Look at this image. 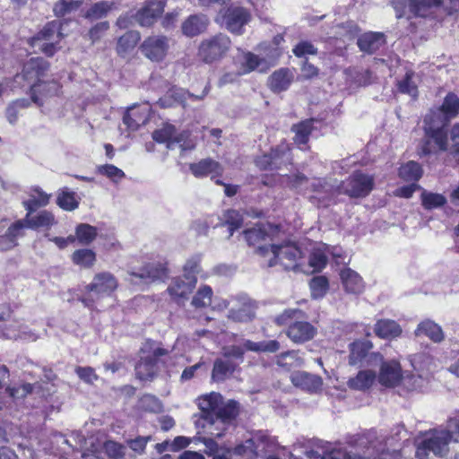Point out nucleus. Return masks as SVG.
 Masks as SVG:
<instances>
[{
	"label": "nucleus",
	"mask_w": 459,
	"mask_h": 459,
	"mask_svg": "<svg viewBox=\"0 0 459 459\" xmlns=\"http://www.w3.org/2000/svg\"><path fill=\"white\" fill-rule=\"evenodd\" d=\"M48 70V64L43 58H31L23 67V78L33 83L30 87L31 100L38 106H42L45 100L60 92L61 86L55 81H44L43 78Z\"/></svg>",
	"instance_id": "obj_3"
},
{
	"label": "nucleus",
	"mask_w": 459,
	"mask_h": 459,
	"mask_svg": "<svg viewBox=\"0 0 459 459\" xmlns=\"http://www.w3.org/2000/svg\"><path fill=\"white\" fill-rule=\"evenodd\" d=\"M112 6L113 3H108L107 1L96 3L90 10L87 11L85 16L91 19H100L105 16L108 11L111 10Z\"/></svg>",
	"instance_id": "obj_59"
},
{
	"label": "nucleus",
	"mask_w": 459,
	"mask_h": 459,
	"mask_svg": "<svg viewBox=\"0 0 459 459\" xmlns=\"http://www.w3.org/2000/svg\"><path fill=\"white\" fill-rule=\"evenodd\" d=\"M293 80V74L288 68L274 71L268 78V86L273 92L286 91Z\"/></svg>",
	"instance_id": "obj_31"
},
{
	"label": "nucleus",
	"mask_w": 459,
	"mask_h": 459,
	"mask_svg": "<svg viewBox=\"0 0 459 459\" xmlns=\"http://www.w3.org/2000/svg\"><path fill=\"white\" fill-rule=\"evenodd\" d=\"M225 221L229 225L230 236H232L233 231L240 228L242 216L236 210H229L225 213Z\"/></svg>",
	"instance_id": "obj_64"
},
{
	"label": "nucleus",
	"mask_w": 459,
	"mask_h": 459,
	"mask_svg": "<svg viewBox=\"0 0 459 459\" xmlns=\"http://www.w3.org/2000/svg\"><path fill=\"white\" fill-rule=\"evenodd\" d=\"M189 169L195 178L211 176L212 178L221 176L223 172L222 166L212 159H204L196 163H192Z\"/></svg>",
	"instance_id": "obj_25"
},
{
	"label": "nucleus",
	"mask_w": 459,
	"mask_h": 459,
	"mask_svg": "<svg viewBox=\"0 0 459 459\" xmlns=\"http://www.w3.org/2000/svg\"><path fill=\"white\" fill-rule=\"evenodd\" d=\"M288 146L285 144L279 145L273 149L270 154H264L256 159V165L261 169H278L285 160H288Z\"/></svg>",
	"instance_id": "obj_23"
},
{
	"label": "nucleus",
	"mask_w": 459,
	"mask_h": 459,
	"mask_svg": "<svg viewBox=\"0 0 459 459\" xmlns=\"http://www.w3.org/2000/svg\"><path fill=\"white\" fill-rule=\"evenodd\" d=\"M235 367L230 361L216 359L213 364L212 379L215 382H221L227 379L234 371Z\"/></svg>",
	"instance_id": "obj_47"
},
{
	"label": "nucleus",
	"mask_w": 459,
	"mask_h": 459,
	"mask_svg": "<svg viewBox=\"0 0 459 459\" xmlns=\"http://www.w3.org/2000/svg\"><path fill=\"white\" fill-rule=\"evenodd\" d=\"M141 37L138 31L130 30L125 35L121 36L117 41V50L118 54L123 55L129 50L134 48L139 42Z\"/></svg>",
	"instance_id": "obj_50"
},
{
	"label": "nucleus",
	"mask_w": 459,
	"mask_h": 459,
	"mask_svg": "<svg viewBox=\"0 0 459 459\" xmlns=\"http://www.w3.org/2000/svg\"><path fill=\"white\" fill-rule=\"evenodd\" d=\"M329 253V247L325 244H318L312 250L309 257L308 266L311 268V273L319 272L327 264V254Z\"/></svg>",
	"instance_id": "obj_40"
},
{
	"label": "nucleus",
	"mask_w": 459,
	"mask_h": 459,
	"mask_svg": "<svg viewBox=\"0 0 459 459\" xmlns=\"http://www.w3.org/2000/svg\"><path fill=\"white\" fill-rule=\"evenodd\" d=\"M22 327V323L19 321H13L5 324L1 328V336L5 339L18 340Z\"/></svg>",
	"instance_id": "obj_60"
},
{
	"label": "nucleus",
	"mask_w": 459,
	"mask_h": 459,
	"mask_svg": "<svg viewBox=\"0 0 459 459\" xmlns=\"http://www.w3.org/2000/svg\"><path fill=\"white\" fill-rule=\"evenodd\" d=\"M50 195L43 192L39 188H34L31 190L30 197L28 201H25L24 206L29 213H31L38 207L45 206L49 202Z\"/></svg>",
	"instance_id": "obj_48"
},
{
	"label": "nucleus",
	"mask_w": 459,
	"mask_h": 459,
	"mask_svg": "<svg viewBox=\"0 0 459 459\" xmlns=\"http://www.w3.org/2000/svg\"><path fill=\"white\" fill-rule=\"evenodd\" d=\"M164 11L162 1L150 0L134 15L136 22L143 27H149Z\"/></svg>",
	"instance_id": "obj_22"
},
{
	"label": "nucleus",
	"mask_w": 459,
	"mask_h": 459,
	"mask_svg": "<svg viewBox=\"0 0 459 459\" xmlns=\"http://www.w3.org/2000/svg\"><path fill=\"white\" fill-rule=\"evenodd\" d=\"M275 363L285 371H290L293 368H299L303 360L299 357L295 351L282 352L275 357Z\"/></svg>",
	"instance_id": "obj_42"
},
{
	"label": "nucleus",
	"mask_w": 459,
	"mask_h": 459,
	"mask_svg": "<svg viewBox=\"0 0 459 459\" xmlns=\"http://www.w3.org/2000/svg\"><path fill=\"white\" fill-rule=\"evenodd\" d=\"M129 275L132 277L130 280L134 282H136L134 278L150 281L160 280L167 276V267L161 263L149 264L139 272H129Z\"/></svg>",
	"instance_id": "obj_30"
},
{
	"label": "nucleus",
	"mask_w": 459,
	"mask_h": 459,
	"mask_svg": "<svg viewBox=\"0 0 459 459\" xmlns=\"http://www.w3.org/2000/svg\"><path fill=\"white\" fill-rule=\"evenodd\" d=\"M303 316H304L303 312L299 309L288 308V309H285L281 315H279L275 318V322L279 325H288V324L290 325L291 319H294V318L299 319V318L303 317Z\"/></svg>",
	"instance_id": "obj_62"
},
{
	"label": "nucleus",
	"mask_w": 459,
	"mask_h": 459,
	"mask_svg": "<svg viewBox=\"0 0 459 459\" xmlns=\"http://www.w3.org/2000/svg\"><path fill=\"white\" fill-rule=\"evenodd\" d=\"M280 349V343L275 341L252 342L245 340L243 345H230L222 348V355L227 358L242 359L246 351L255 352H275Z\"/></svg>",
	"instance_id": "obj_13"
},
{
	"label": "nucleus",
	"mask_w": 459,
	"mask_h": 459,
	"mask_svg": "<svg viewBox=\"0 0 459 459\" xmlns=\"http://www.w3.org/2000/svg\"><path fill=\"white\" fill-rule=\"evenodd\" d=\"M303 316H304L303 312L299 309L288 308V309H285L281 315H279L275 318V322L279 325H288V324L290 325L291 319H294V318L299 319V318L303 317Z\"/></svg>",
	"instance_id": "obj_63"
},
{
	"label": "nucleus",
	"mask_w": 459,
	"mask_h": 459,
	"mask_svg": "<svg viewBox=\"0 0 459 459\" xmlns=\"http://www.w3.org/2000/svg\"><path fill=\"white\" fill-rule=\"evenodd\" d=\"M222 400L221 394L212 392L199 396L197 398V405L203 411L204 416L208 414H216L220 406L222 405Z\"/></svg>",
	"instance_id": "obj_37"
},
{
	"label": "nucleus",
	"mask_w": 459,
	"mask_h": 459,
	"mask_svg": "<svg viewBox=\"0 0 459 459\" xmlns=\"http://www.w3.org/2000/svg\"><path fill=\"white\" fill-rule=\"evenodd\" d=\"M233 65L238 69V74L245 75L255 70L264 73L269 69L271 64L265 58H262L252 52L238 50L233 59Z\"/></svg>",
	"instance_id": "obj_18"
},
{
	"label": "nucleus",
	"mask_w": 459,
	"mask_h": 459,
	"mask_svg": "<svg viewBox=\"0 0 459 459\" xmlns=\"http://www.w3.org/2000/svg\"><path fill=\"white\" fill-rule=\"evenodd\" d=\"M459 114V98L448 93L442 105L431 109L424 118L423 129L426 136L432 139L440 151L447 150V134L445 130L447 123Z\"/></svg>",
	"instance_id": "obj_1"
},
{
	"label": "nucleus",
	"mask_w": 459,
	"mask_h": 459,
	"mask_svg": "<svg viewBox=\"0 0 459 459\" xmlns=\"http://www.w3.org/2000/svg\"><path fill=\"white\" fill-rule=\"evenodd\" d=\"M72 439L75 442L76 449H81L88 454H92V451L97 448V455L100 456L101 450H104L108 457L111 459L122 458L126 454V447L115 441H106L102 446L96 445L93 437L86 439L80 432L74 431L71 435Z\"/></svg>",
	"instance_id": "obj_11"
},
{
	"label": "nucleus",
	"mask_w": 459,
	"mask_h": 459,
	"mask_svg": "<svg viewBox=\"0 0 459 459\" xmlns=\"http://www.w3.org/2000/svg\"><path fill=\"white\" fill-rule=\"evenodd\" d=\"M408 7L414 15L425 17L434 9H441V0H410Z\"/></svg>",
	"instance_id": "obj_41"
},
{
	"label": "nucleus",
	"mask_w": 459,
	"mask_h": 459,
	"mask_svg": "<svg viewBox=\"0 0 459 459\" xmlns=\"http://www.w3.org/2000/svg\"><path fill=\"white\" fill-rule=\"evenodd\" d=\"M97 172L100 175L107 177L114 183H118L126 177V174L122 169L112 164L98 166Z\"/></svg>",
	"instance_id": "obj_55"
},
{
	"label": "nucleus",
	"mask_w": 459,
	"mask_h": 459,
	"mask_svg": "<svg viewBox=\"0 0 459 459\" xmlns=\"http://www.w3.org/2000/svg\"><path fill=\"white\" fill-rule=\"evenodd\" d=\"M342 286L346 292L359 294L364 290V281L358 273L351 268H345L340 273Z\"/></svg>",
	"instance_id": "obj_33"
},
{
	"label": "nucleus",
	"mask_w": 459,
	"mask_h": 459,
	"mask_svg": "<svg viewBox=\"0 0 459 459\" xmlns=\"http://www.w3.org/2000/svg\"><path fill=\"white\" fill-rule=\"evenodd\" d=\"M414 334L417 337L426 336L433 342L439 343L444 341L445 333L442 327L430 319L421 321L416 327Z\"/></svg>",
	"instance_id": "obj_28"
},
{
	"label": "nucleus",
	"mask_w": 459,
	"mask_h": 459,
	"mask_svg": "<svg viewBox=\"0 0 459 459\" xmlns=\"http://www.w3.org/2000/svg\"><path fill=\"white\" fill-rule=\"evenodd\" d=\"M167 354V351L151 345L141 350L140 360L135 366V375L142 381H151L156 376L160 368V357Z\"/></svg>",
	"instance_id": "obj_9"
},
{
	"label": "nucleus",
	"mask_w": 459,
	"mask_h": 459,
	"mask_svg": "<svg viewBox=\"0 0 459 459\" xmlns=\"http://www.w3.org/2000/svg\"><path fill=\"white\" fill-rule=\"evenodd\" d=\"M196 281V277L193 276H189V278H177L168 288V291L174 299L179 302L181 299H186L193 291Z\"/></svg>",
	"instance_id": "obj_26"
},
{
	"label": "nucleus",
	"mask_w": 459,
	"mask_h": 459,
	"mask_svg": "<svg viewBox=\"0 0 459 459\" xmlns=\"http://www.w3.org/2000/svg\"><path fill=\"white\" fill-rule=\"evenodd\" d=\"M374 186V178L362 172H354L342 184V190L351 197H364L368 195Z\"/></svg>",
	"instance_id": "obj_17"
},
{
	"label": "nucleus",
	"mask_w": 459,
	"mask_h": 459,
	"mask_svg": "<svg viewBox=\"0 0 459 459\" xmlns=\"http://www.w3.org/2000/svg\"><path fill=\"white\" fill-rule=\"evenodd\" d=\"M423 170L421 166L413 160L408 161L402 165L399 169V177L404 181L417 182L422 176Z\"/></svg>",
	"instance_id": "obj_45"
},
{
	"label": "nucleus",
	"mask_w": 459,
	"mask_h": 459,
	"mask_svg": "<svg viewBox=\"0 0 459 459\" xmlns=\"http://www.w3.org/2000/svg\"><path fill=\"white\" fill-rule=\"evenodd\" d=\"M384 43V34L380 32H367L358 39L359 49L368 54L377 50Z\"/></svg>",
	"instance_id": "obj_38"
},
{
	"label": "nucleus",
	"mask_w": 459,
	"mask_h": 459,
	"mask_svg": "<svg viewBox=\"0 0 459 459\" xmlns=\"http://www.w3.org/2000/svg\"><path fill=\"white\" fill-rule=\"evenodd\" d=\"M256 254L263 264L269 267L280 265L285 270L308 273L310 271L304 264V257L299 247L292 242L260 246Z\"/></svg>",
	"instance_id": "obj_2"
},
{
	"label": "nucleus",
	"mask_w": 459,
	"mask_h": 459,
	"mask_svg": "<svg viewBox=\"0 0 459 459\" xmlns=\"http://www.w3.org/2000/svg\"><path fill=\"white\" fill-rule=\"evenodd\" d=\"M56 204L61 209L72 212L78 208L79 199L74 192L65 187L57 193Z\"/></svg>",
	"instance_id": "obj_44"
},
{
	"label": "nucleus",
	"mask_w": 459,
	"mask_h": 459,
	"mask_svg": "<svg viewBox=\"0 0 459 459\" xmlns=\"http://www.w3.org/2000/svg\"><path fill=\"white\" fill-rule=\"evenodd\" d=\"M203 442L206 446L205 453L212 455V459H246L241 455H238L229 448L220 447L211 437H204Z\"/></svg>",
	"instance_id": "obj_39"
},
{
	"label": "nucleus",
	"mask_w": 459,
	"mask_h": 459,
	"mask_svg": "<svg viewBox=\"0 0 459 459\" xmlns=\"http://www.w3.org/2000/svg\"><path fill=\"white\" fill-rule=\"evenodd\" d=\"M169 39L164 36L148 37L141 46L143 54L152 61H161L168 51Z\"/></svg>",
	"instance_id": "obj_19"
},
{
	"label": "nucleus",
	"mask_w": 459,
	"mask_h": 459,
	"mask_svg": "<svg viewBox=\"0 0 459 459\" xmlns=\"http://www.w3.org/2000/svg\"><path fill=\"white\" fill-rule=\"evenodd\" d=\"M140 406L142 409L151 412H160L162 410V404L160 400L152 394L143 395L140 400Z\"/></svg>",
	"instance_id": "obj_61"
},
{
	"label": "nucleus",
	"mask_w": 459,
	"mask_h": 459,
	"mask_svg": "<svg viewBox=\"0 0 459 459\" xmlns=\"http://www.w3.org/2000/svg\"><path fill=\"white\" fill-rule=\"evenodd\" d=\"M446 203V198L437 193L423 190L421 193V204L427 210L436 209L443 206Z\"/></svg>",
	"instance_id": "obj_51"
},
{
	"label": "nucleus",
	"mask_w": 459,
	"mask_h": 459,
	"mask_svg": "<svg viewBox=\"0 0 459 459\" xmlns=\"http://www.w3.org/2000/svg\"><path fill=\"white\" fill-rule=\"evenodd\" d=\"M229 318L236 322L250 321L255 316V307L246 296H238L230 301L222 300L218 304L221 309L227 308L230 305Z\"/></svg>",
	"instance_id": "obj_14"
},
{
	"label": "nucleus",
	"mask_w": 459,
	"mask_h": 459,
	"mask_svg": "<svg viewBox=\"0 0 459 459\" xmlns=\"http://www.w3.org/2000/svg\"><path fill=\"white\" fill-rule=\"evenodd\" d=\"M275 446L276 443L273 438L264 433H258L238 445L235 453L246 459H278L270 455Z\"/></svg>",
	"instance_id": "obj_6"
},
{
	"label": "nucleus",
	"mask_w": 459,
	"mask_h": 459,
	"mask_svg": "<svg viewBox=\"0 0 459 459\" xmlns=\"http://www.w3.org/2000/svg\"><path fill=\"white\" fill-rule=\"evenodd\" d=\"M450 442L451 435L443 429L420 433L415 439L416 455L424 459L432 453L436 456L444 457L449 452Z\"/></svg>",
	"instance_id": "obj_4"
},
{
	"label": "nucleus",
	"mask_w": 459,
	"mask_h": 459,
	"mask_svg": "<svg viewBox=\"0 0 459 459\" xmlns=\"http://www.w3.org/2000/svg\"><path fill=\"white\" fill-rule=\"evenodd\" d=\"M212 290L211 287L204 285L201 287L192 299V305L196 308L209 306L212 301Z\"/></svg>",
	"instance_id": "obj_54"
},
{
	"label": "nucleus",
	"mask_w": 459,
	"mask_h": 459,
	"mask_svg": "<svg viewBox=\"0 0 459 459\" xmlns=\"http://www.w3.org/2000/svg\"><path fill=\"white\" fill-rule=\"evenodd\" d=\"M286 334L293 342L304 343L317 334V329L309 322L297 320L289 325Z\"/></svg>",
	"instance_id": "obj_20"
},
{
	"label": "nucleus",
	"mask_w": 459,
	"mask_h": 459,
	"mask_svg": "<svg viewBox=\"0 0 459 459\" xmlns=\"http://www.w3.org/2000/svg\"><path fill=\"white\" fill-rule=\"evenodd\" d=\"M82 4V0H59L56 3L53 11L56 16L62 17L77 10Z\"/></svg>",
	"instance_id": "obj_53"
},
{
	"label": "nucleus",
	"mask_w": 459,
	"mask_h": 459,
	"mask_svg": "<svg viewBox=\"0 0 459 459\" xmlns=\"http://www.w3.org/2000/svg\"><path fill=\"white\" fill-rule=\"evenodd\" d=\"M202 425L206 434L211 437H220L230 424L216 414H208L203 417Z\"/></svg>",
	"instance_id": "obj_34"
},
{
	"label": "nucleus",
	"mask_w": 459,
	"mask_h": 459,
	"mask_svg": "<svg viewBox=\"0 0 459 459\" xmlns=\"http://www.w3.org/2000/svg\"><path fill=\"white\" fill-rule=\"evenodd\" d=\"M311 295L315 299L325 296L328 290V281L324 276L314 277L309 283Z\"/></svg>",
	"instance_id": "obj_57"
},
{
	"label": "nucleus",
	"mask_w": 459,
	"mask_h": 459,
	"mask_svg": "<svg viewBox=\"0 0 459 459\" xmlns=\"http://www.w3.org/2000/svg\"><path fill=\"white\" fill-rule=\"evenodd\" d=\"M244 233L247 243L250 246L257 245V247L261 246L259 245L261 242L265 241L268 238L267 234L261 227H255L246 230Z\"/></svg>",
	"instance_id": "obj_58"
},
{
	"label": "nucleus",
	"mask_w": 459,
	"mask_h": 459,
	"mask_svg": "<svg viewBox=\"0 0 459 459\" xmlns=\"http://www.w3.org/2000/svg\"><path fill=\"white\" fill-rule=\"evenodd\" d=\"M312 130V120H306L292 126L295 133L294 141L298 144H304L308 141Z\"/></svg>",
	"instance_id": "obj_52"
},
{
	"label": "nucleus",
	"mask_w": 459,
	"mask_h": 459,
	"mask_svg": "<svg viewBox=\"0 0 459 459\" xmlns=\"http://www.w3.org/2000/svg\"><path fill=\"white\" fill-rule=\"evenodd\" d=\"M238 413V403L235 401H229L224 403L222 402V405L220 406L216 415L221 417V419L225 420L229 424L236 418Z\"/></svg>",
	"instance_id": "obj_56"
},
{
	"label": "nucleus",
	"mask_w": 459,
	"mask_h": 459,
	"mask_svg": "<svg viewBox=\"0 0 459 459\" xmlns=\"http://www.w3.org/2000/svg\"><path fill=\"white\" fill-rule=\"evenodd\" d=\"M307 459H364L359 455L351 454L347 450L340 447H333L319 454L315 450H309L305 453ZM385 453H382L378 459H384Z\"/></svg>",
	"instance_id": "obj_29"
},
{
	"label": "nucleus",
	"mask_w": 459,
	"mask_h": 459,
	"mask_svg": "<svg viewBox=\"0 0 459 459\" xmlns=\"http://www.w3.org/2000/svg\"><path fill=\"white\" fill-rule=\"evenodd\" d=\"M209 24V19L204 14L189 16L182 24V31L187 37H195L204 32Z\"/></svg>",
	"instance_id": "obj_32"
},
{
	"label": "nucleus",
	"mask_w": 459,
	"mask_h": 459,
	"mask_svg": "<svg viewBox=\"0 0 459 459\" xmlns=\"http://www.w3.org/2000/svg\"><path fill=\"white\" fill-rule=\"evenodd\" d=\"M117 286V280L111 273L101 272L96 273L85 288L89 297L83 298L82 301L85 306L91 307L94 300L111 296Z\"/></svg>",
	"instance_id": "obj_8"
},
{
	"label": "nucleus",
	"mask_w": 459,
	"mask_h": 459,
	"mask_svg": "<svg viewBox=\"0 0 459 459\" xmlns=\"http://www.w3.org/2000/svg\"><path fill=\"white\" fill-rule=\"evenodd\" d=\"M250 11L243 6L230 5L223 14V23L226 29L233 34L242 35L244 27L251 21Z\"/></svg>",
	"instance_id": "obj_16"
},
{
	"label": "nucleus",
	"mask_w": 459,
	"mask_h": 459,
	"mask_svg": "<svg viewBox=\"0 0 459 459\" xmlns=\"http://www.w3.org/2000/svg\"><path fill=\"white\" fill-rule=\"evenodd\" d=\"M231 40L229 36L218 33L204 39L198 47L197 56L206 64L221 60L230 50Z\"/></svg>",
	"instance_id": "obj_7"
},
{
	"label": "nucleus",
	"mask_w": 459,
	"mask_h": 459,
	"mask_svg": "<svg viewBox=\"0 0 459 459\" xmlns=\"http://www.w3.org/2000/svg\"><path fill=\"white\" fill-rule=\"evenodd\" d=\"M374 332L381 339H394L401 335L402 327L394 320L379 319L375 324Z\"/></svg>",
	"instance_id": "obj_36"
},
{
	"label": "nucleus",
	"mask_w": 459,
	"mask_h": 459,
	"mask_svg": "<svg viewBox=\"0 0 459 459\" xmlns=\"http://www.w3.org/2000/svg\"><path fill=\"white\" fill-rule=\"evenodd\" d=\"M371 348L372 343L369 341H355L351 343L349 363L354 366L365 359L368 366L374 365V361L368 359V356L372 353L369 352Z\"/></svg>",
	"instance_id": "obj_27"
},
{
	"label": "nucleus",
	"mask_w": 459,
	"mask_h": 459,
	"mask_svg": "<svg viewBox=\"0 0 459 459\" xmlns=\"http://www.w3.org/2000/svg\"><path fill=\"white\" fill-rule=\"evenodd\" d=\"M72 262L85 269L93 267L96 263V253L89 248H81L75 250L71 255Z\"/></svg>",
	"instance_id": "obj_43"
},
{
	"label": "nucleus",
	"mask_w": 459,
	"mask_h": 459,
	"mask_svg": "<svg viewBox=\"0 0 459 459\" xmlns=\"http://www.w3.org/2000/svg\"><path fill=\"white\" fill-rule=\"evenodd\" d=\"M376 381L377 374L375 371L363 369L359 371L355 377H351L347 382V385L353 390L366 391L369 389Z\"/></svg>",
	"instance_id": "obj_35"
},
{
	"label": "nucleus",
	"mask_w": 459,
	"mask_h": 459,
	"mask_svg": "<svg viewBox=\"0 0 459 459\" xmlns=\"http://www.w3.org/2000/svg\"><path fill=\"white\" fill-rule=\"evenodd\" d=\"M55 222V217L50 212L41 211L35 216H30V213L28 212L24 221H19L13 224L8 229L7 233L0 238V247L3 250L13 247L16 245L15 238L24 227L31 229L48 228Z\"/></svg>",
	"instance_id": "obj_5"
},
{
	"label": "nucleus",
	"mask_w": 459,
	"mask_h": 459,
	"mask_svg": "<svg viewBox=\"0 0 459 459\" xmlns=\"http://www.w3.org/2000/svg\"><path fill=\"white\" fill-rule=\"evenodd\" d=\"M369 361H374V365H379V373L377 376L378 383L385 387H394L398 385L403 379V371L400 363L397 360H384V357L379 352H372L368 356Z\"/></svg>",
	"instance_id": "obj_10"
},
{
	"label": "nucleus",
	"mask_w": 459,
	"mask_h": 459,
	"mask_svg": "<svg viewBox=\"0 0 459 459\" xmlns=\"http://www.w3.org/2000/svg\"><path fill=\"white\" fill-rule=\"evenodd\" d=\"M77 241L82 245H90L98 235L96 227L88 223H80L75 228Z\"/></svg>",
	"instance_id": "obj_49"
},
{
	"label": "nucleus",
	"mask_w": 459,
	"mask_h": 459,
	"mask_svg": "<svg viewBox=\"0 0 459 459\" xmlns=\"http://www.w3.org/2000/svg\"><path fill=\"white\" fill-rule=\"evenodd\" d=\"M62 37L60 24L57 22H51L30 39V44L32 47H39L44 54L52 56L56 51V45Z\"/></svg>",
	"instance_id": "obj_12"
},
{
	"label": "nucleus",
	"mask_w": 459,
	"mask_h": 459,
	"mask_svg": "<svg viewBox=\"0 0 459 459\" xmlns=\"http://www.w3.org/2000/svg\"><path fill=\"white\" fill-rule=\"evenodd\" d=\"M189 134L183 132L179 134H176V128L172 125L166 124L163 127L155 130L152 134L154 141L160 143H167L168 149H174L176 144H179L182 150H191L195 144L191 141H188Z\"/></svg>",
	"instance_id": "obj_15"
},
{
	"label": "nucleus",
	"mask_w": 459,
	"mask_h": 459,
	"mask_svg": "<svg viewBox=\"0 0 459 459\" xmlns=\"http://www.w3.org/2000/svg\"><path fill=\"white\" fill-rule=\"evenodd\" d=\"M149 113L150 107L147 104L138 107H131L124 116V124L129 130L135 131L140 127V126L144 125L147 122Z\"/></svg>",
	"instance_id": "obj_24"
},
{
	"label": "nucleus",
	"mask_w": 459,
	"mask_h": 459,
	"mask_svg": "<svg viewBox=\"0 0 459 459\" xmlns=\"http://www.w3.org/2000/svg\"><path fill=\"white\" fill-rule=\"evenodd\" d=\"M418 76L412 71H408L404 77L400 80L397 83L399 91L404 94H408L412 98L418 95Z\"/></svg>",
	"instance_id": "obj_46"
},
{
	"label": "nucleus",
	"mask_w": 459,
	"mask_h": 459,
	"mask_svg": "<svg viewBox=\"0 0 459 459\" xmlns=\"http://www.w3.org/2000/svg\"><path fill=\"white\" fill-rule=\"evenodd\" d=\"M292 385L307 393H317L322 389L323 380L320 377L306 371H295L290 377Z\"/></svg>",
	"instance_id": "obj_21"
}]
</instances>
